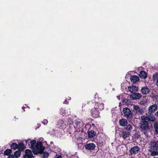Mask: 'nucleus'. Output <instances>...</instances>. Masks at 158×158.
I'll list each match as a JSON object with an SVG mask.
<instances>
[{
    "instance_id": "f257e3e1",
    "label": "nucleus",
    "mask_w": 158,
    "mask_h": 158,
    "mask_svg": "<svg viewBox=\"0 0 158 158\" xmlns=\"http://www.w3.org/2000/svg\"><path fill=\"white\" fill-rule=\"evenodd\" d=\"M83 123L80 119H77L74 121V124H71L70 126V132L71 133L74 132L73 134L75 137L77 139H79V136H77L76 135L77 132H82L83 131Z\"/></svg>"
},
{
    "instance_id": "f03ea898",
    "label": "nucleus",
    "mask_w": 158,
    "mask_h": 158,
    "mask_svg": "<svg viewBox=\"0 0 158 158\" xmlns=\"http://www.w3.org/2000/svg\"><path fill=\"white\" fill-rule=\"evenodd\" d=\"M36 141L35 140H32L29 144L30 148L32 149L33 152L34 154L42 153L45 149V147L43 146L42 143L41 142H38L35 147Z\"/></svg>"
},
{
    "instance_id": "7ed1b4c3",
    "label": "nucleus",
    "mask_w": 158,
    "mask_h": 158,
    "mask_svg": "<svg viewBox=\"0 0 158 158\" xmlns=\"http://www.w3.org/2000/svg\"><path fill=\"white\" fill-rule=\"evenodd\" d=\"M149 151L151 152L152 156L157 155L158 149V142L157 141H151L150 142L149 146Z\"/></svg>"
},
{
    "instance_id": "20e7f679",
    "label": "nucleus",
    "mask_w": 158,
    "mask_h": 158,
    "mask_svg": "<svg viewBox=\"0 0 158 158\" xmlns=\"http://www.w3.org/2000/svg\"><path fill=\"white\" fill-rule=\"evenodd\" d=\"M123 112L127 118H131L132 117V114L130 109L128 108H124Z\"/></svg>"
},
{
    "instance_id": "39448f33",
    "label": "nucleus",
    "mask_w": 158,
    "mask_h": 158,
    "mask_svg": "<svg viewBox=\"0 0 158 158\" xmlns=\"http://www.w3.org/2000/svg\"><path fill=\"white\" fill-rule=\"evenodd\" d=\"M134 112L138 114H141L143 113V110L137 105H134L133 106Z\"/></svg>"
},
{
    "instance_id": "423d86ee",
    "label": "nucleus",
    "mask_w": 158,
    "mask_h": 158,
    "mask_svg": "<svg viewBox=\"0 0 158 158\" xmlns=\"http://www.w3.org/2000/svg\"><path fill=\"white\" fill-rule=\"evenodd\" d=\"M57 126L59 127L64 129L67 126V122L64 120H60L58 122Z\"/></svg>"
},
{
    "instance_id": "0eeeda50",
    "label": "nucleus",
    "mask_w": 158,
    "mask_h": 158,
    "mask_svg": "<svg viewBox=\"0 0 158 158\" xmlns=\"http://www.w3.org/2000/svg\"><path fill=\"white\" fill-rule=\"evenodd\" d=\"M130 77V80L132 82L135 83L139 80V77L136 75L131 76L130 73L128 72L127 74L126 77Z\"/></svg>"
},
{
    "instance_id": "6e6552de",
    "label": "nucleus",
    "mask_w": 158,
    "mask_h": 158,
    "mask_svg": "<svg viewBox=\"0 0 158 158\" xmlns=\"http://www.w3.org/2000/svg\"><path fill=\"white\" fill-rule=\"evenodd\" d=\"M99 110L95 107L92 108L91 110L92 117L94 118L98 117L99 114Z\"/></svg>"
},
{
    "instance_id": "1a4fd4ad",
    "label": "nucleus",
    "mask_w": 158,
    "mask_h": 158,
    "mask_svg": "<svg viewBox=\"0 0 158 158\" xmlns=\"http://www.w3.org/2000/svg\"><path fill=\"white\" fill-rule=\"evenodd\" d=\"M94 107L99 110H102L104 109V104L101 102H95Z\"/></svg>"
},
{
    "instance_id": "9d476101",
    "label": "nucleus",
    "mask_w": 158,
    "mask_h": 158,
    "mask_svg": "<svg viewBox=\"0 0 158 158\" xmlns=\"http://www.w3.org/2000/svg\"><path fill=\"white\" fill-rule=\"evenodd\" d=\"M157 106L156 104H153L150 106L148 109V113L151 114L154 113L157 109Z\"/></svg>"
},
{
    "instance_id": "9b49d317",
    "label": "nucleus",
    "mask_w": 158,
    "mask_h": 158,
    "mask_svg": "<svg viewBox=\"0 0 158 158\" xmlns=\"http://www.w3.org/2000/svg\"><path fill=\"white\" fill-rule=\"evenodd\" d=\"M139 151V148L138 146H134L131 148L130 152L131 154H136Z\"/></svg>"
},
{
    "instance_id": "f8f14e48",
    "label": "nucleus",
    "mask_w": 158,
    "mask_h": 158,
    "mask_svg": "<svg viewBox=\"0 0 158 158\" xmlns=\"http://www.w3.org/2000/svg\"><path fill=\"white\" fill-rule=\"evenodd\" d=\"M25 155L24 158H32L33 157V154L31 151L29 149H27L25 151Z\"/></svg>"
},
{
    "instance_id": "ddd939ff",
    "label": "nucleus",
    "mask_w": 158,
    "mask_h": 158,
    "mask_svg": "<svg viewBox=\"0 0 158 158\" xmlns=\"http://www.w3.org/2000/svg\"><path fill=\"white\" fill-rule=\"evenodd\" d=\"M140 127L141 128L144 130L148 129V128L149 125H148V122L147 121H142L141 122Z\"/></svg>"
},
{
    "instance_id": "4468645a",
    "label": "nucleus",
    "mask_w": 158,
    "mask_h": 158,
    "mask_svg": "<svg viewBox=\"0 0 158 158\" xmlns=\"http://www.w3.org/2000/svg\"><path fill=\"white\" fill-rule=\"evenodd\" d=\"M128 89L131 92L133 93L137 91L138 87L135 85H131L128 87Z\"/></svg>"
},
{
    "instance_id": "2eb2a0df",
    "label": "nucleus",
    "mask_w": 158,
    "mask_h": 158,
    "mask_svg": "<svg viewBox=\"0 0 158 158\" xmlns=\"http://www.w3.org/2000/svg\"><path fill=\"white\" fill-rule=\"evenodd\" d=\"M95 147V144L93 143L87 144L85 146V148L88 150H93Z\"/></svg>"
},
{
    "instance_id": "dca6fc26",
    "label": "nucleus",
    "mask_w": 158,
    "mask_h": 158,
    "mask_svg": "<svg viewBox=\"0 0 158 158\" xmlns=\"http://www.w3.org/2000/svg\"><path fill=\"white\" fill-rule=\"evenodd\" d=\"M119 123L121 126L124 127L127 124V121L126 119L122 118L119 120Z\"/></svg>"
},
{
    "instance_id": "f3484780",
    "label": "nucleus",
    "mask_w": 158,
    "mask_h": 158,
    "mask_svg": "<svg viewBox=\"0 0 158 158\" xmlns=\"http://www.w3.org/2000/svg\"><path fill=\"white\" fill-rule=\"evenodd\" d=\"M150 90L146 87H144L141 89L142 93L144 94H146L149 92Z\"/></svg>"
},
{
    "instance_id": "a211bd4d",
    "label": "nucleus",
    "mask_w": 158,
    "mask_h": 158,
    "mask_svg": "<svg viewBox=\"0 0 158 158\" xmlns=\"http://www.w3.org/2000/svg\"><path fill=\"white\" fill-rule=\"evenodd\" d=\"M134 99H137L140 98L142 96L141 94L139 93H134L132 96Z\"/></svg>"
},
{
    "instance_id": "6ab92c4d",
    "label": "nucleus",
    "mask_w": 158,
    "mask_h": 158,
    "mask_svg": "<svg viewBox=\"0 0 158 158\" xmlns=\"http://www.w3.org/2000/svg\"><path fill=\"white\" fill-rule=\"evenodd\" d=\"M96 134L95 132L93 130H91L88 132V137L89 138H92L94 137L95 136Z\"/></svg>"
},
{
    "instance_id": "aec40b11",
    "label": "nucleus",
    "mask_w": 158,
    "mask_h": 158,
    "mask_svg": "<svg viewBox=\"0 0 158 158\" xmlns=\"http://www.w3.org/2000/svg\"><path fill=\"white\" fill-rule=\"evenodd\" d=\"M139 76L141 78L145 79L147 77V75L146 72L144 71H142L140 72Z\"/></svg>"
},
{
    "instance_id": "412c9836",
    "label": "nucleus",
    "mask_w": 158,
    "mask_h": 158,
    "mask_svg": "<svg viewBox=\"0 0 158 158\" xmlns=\"http://www.w3.org/2000/svg\"><path fill=\"white\" fill-rule=\"evenodd\" d=\"M67 123L68 124L69 123V126L68 127V129H69V133L70 134H71V133L70 132V125H71V124H73V121L70 118H68L67 119Z\"/></svg>"
},
{
    "instance_id": "4be33fe9",
    "label": "nucleus",
    "mask_w": 158,
    "mask_h": 158,
    "mask_svg": "<svg viewBox=\"0 0 158 158\" xmlns=\"http://www.w3.org/2000/svg\"><path fill=\"white\" fill-rule=\"evenodd\" d=\"M129 135V133L126 131L123 132L121 134V136L124 139L127 138Z\"/></svg>"
},
{
    "instance_id": "5701e85b",
    "label": "nucleus",
    "mask_w": 158,
    "mask_h": 158,
    "mask_svg": "<svg viewBox=\"0 0 158 158\" xmlns=\"http://www.w3.org/2000/svg\"><path fill=\"white\" fill-rule=\"evenodd\" d=\"M21 155V152L19 150L15 151L14 153V156L16 158L19 157Z\"/></svg>"
},
{
    "instance_id": "b1692460",
    "label": "nucleus",
    "mask_w": 158,
    "mask_h": 158,
    "mask_svg": "<svg viewBox=\"0 0 158 158\" xmlns=\"http://www.w3.org/2000/svg\"><path fill=\"white\" fill-rule=\"evenodd\" d=\"M132 123H131L128 124L126 128V129L127 131H131L132 129Z\"/></svg>"
},
{
    "instance_id": "393cba45",
    "label": "nucleus",
    "mask_w": 158,
    "mask_h": 158,
    "mask_svg": "<svg viewBox=\"0 0 158 158\" xmlns=\"http://www.w3.org/2000/svg\"><path fill=\"white\" fill-rule=\"evenodd\" d=\"M150 114L148 116V117L149 118H148V121H153L155 119V116L151 114Z\"/></svg>"
},
{
    "instance_id": "a878e982",
    "label": "nucleus",
    "mask_w": 158,
    "mask_h": 158,
    "mask_svg": "<svg viewBox=\"0 0 158 158\" xmlns=\"http://www.w3.org/2000/svg\"><path fill=\"white\" fill-rule=\"evenodd\" d=\"M18 144L16 143H13L11 146V148L15 150L18 147Z\"/></svg>"
},
{
    "instance_id": "bb28decb",
    "label": "nucleus",
    "mask_w": 158,
    "mask_h": 158,
    "mask_svg": "<svg viewBox=\"0 0 158 158\" xmlns=\"http://www.w3.org/2000/svg\"><path fill=\"white\" fill-rule=\"evenodd\" d=\"M148 118H149L148 117V116H143L141 117V119L142 120V121H148Z\"/></svg>"
},
{
    "instance_id": "cd10ccee",
    "label": "nucleus",
    "mask_w": 158,
    "mask_h": 158,
    "mask_svg": "<svg viewBox=\"0 0 158 158\" xmlns=\"http://www.w3.org/2000/svg\"><path fill=\"white\" fill-rule=\"evenodd\" d=\"M11 152L10 150L9 149H6L4 152L5 155H8Z\"/></svg>"
},
{
    "instance_id": "c85d7f7f",
    "label": "nucleus",
    "mask_w": 158,
    "mask_h": 158,
    "mask_svg": "<svg viewBox=\"0 0 158 158\" xmlns=\"http://www.w3.org/2000/svg\"><path fill=\"white\" fill-rule=\"evenodd\" d=\"M154 128L156 133H158V124L155 125Z\"/></svg>"
},
{
    "instance_id": "c756f323",
    "label": "nucleus",
    "mask_w": 158,
    "mask_h": 158,
    "mask_svg": "<svg viewBox=\"0 0 158 158\" xmlns=\"http://www.w3.org/2000/svg\"><path fill=\"white\" fill-rule=\"evenodd\" d=\"M123 101L126 103L128 104L130 102V100L129 99H125L123 100Z\"/></svg>"
},
{
    "instance_id": "7c9ffc66",
    "label": "nucleus",
    "mask_w": 158,
    "mask_h": 158,
    "mask_svg": "<svg viewBox=\"0 0 158 158\" xmlns=\"http://www.w3.org/2000/svg\"><path fill=\"white\" fill-rule=\"evenodd\" d=\"M19 147L21 148L22 149L25 148L24 145L23 143H21L19 144Z\"/></svg>"
},
{
    "instance_id": "2f4dec72",
    "label": "nucleus",
    "mask_w": 158,
    "mask_h": 158,
    "mask_svg": "<svg viewBox=\"0 0 158 158\" xmlns=\"http://www.w3.org/2000/svg\"><path fill=\"white\" fill-rule=\"evenodd\" d=\"M70 114V112H64V113H62V115H68Z\"/></svg>"
},
{
    "instance_id": "473e14b6",
    "label": "nucleus",
    "mask_w": 158,
    "mask_h": 158,
    "mask_svg": "<svg viewBox=\"0 0 158 158\" xmlns=\"http://www.w3.org/2000/svg\"><path fill=\"white\" fill-rule=\"evenodd\" d=\"M42 123H43L44 125H45L48 123V121L47 119H44L43 121L42 122Z\"/></svg>"
},
{
    "instance_id": "72a5a7b5",
    "label": "nucleus",
    "mask_w": 158,
    "mask_h": 158,
    "mask_svg": "<svg viewBox=\"0 0 158 158\" xmlns=\"http://www.w3.org/2000/svg\"><path fill=\"white\" fill-rule=\"evenodd\" d=\"M30 139H28L27 140H24V141L25 142V144L27 145V144L28 142L29 141Z\"/></svg>"
},
{
    "instance_id": "f704fd0d",
    "label": "nucleus",
    "mask_w": 158,
    "mask_h": 158,
    "mask_svg": "<svg viewBox=\"0 0 158 158\" xmlns=\"http://www.w3.org/2000/svg\"><path fill=\"white\" fill-rule=\"evenodd\" d=\"M68 102L67 101V100L66 99L65 101L63 103L64 104H67L68 103Z\"/></svg>"
},
{
    "instance_id": "c9c22d12",
    "label": "nucleus",
    "mask_w": 158,
    "mask_h": 158,
    "mask_svg": "<svg viewBox=\"0 0 158 158\" xmlns=\"http://www.w3.org/2000/svg\"><path fill=\"white\" fill-rule=\"evenodd\" d=\"M14 156L12 155H9L8 158H14Z\"/></svg>"
},
{
    "instance_id": "e433bc0d",
    "label": "nucleus",
    "mask_w": 158,
    "mask_h": 158,
    "mask_svg": "<svg viewBox=\"0 0 158 158\" xmlns=\"http://www.w3.org/2000/svg\"><path fill=\"white\" fill-rule=\"evenodd\" d=\"M121 96V95H119V96H117V98L118 100H120V98Z\"/></svg>"
},
{
    "instance_id": "4c0bfd02",
    "label": "nucleus",
    "mask_w": 158,
    "mask_h": 158,
    "mask_svg": "<svg viewBox=\"0 0 158 158\" xmlns=\"http://www.w3.org/2000/svg\"><path fill=\"white\" fill-rule=\"evenodd\" d=\"M156 85L158 86V77L157 78L156 80Z\"/></svg>"
},
{
    "instance_id": "58836bf2",
    "label": "nucleus",
    "mask_w": 158,
    "mask_h": 158,
    "mask_svg": "<svg viewBox=\"0 0 158 158\" xmlns=\"http://www.w3.org/2000/svg\"><path fill=\"white\" fill-rule=\"evenodd\" d=\"M56 158H62V156L61 155H59Z\"/></svg>"
},
{
    "instance_id": "ea45409f",
    "label": "nucleus",
    "mask_w": 158,
    "mask_h": 158,
    "mask_svg": "<svg viewBox=\"0 0 158 158\" xmlns=\"http://www.w3.org/2000/svg\"><path fill=\"white\" fill-rule=\"evenodd\" d=\"M157 74H156V75H154V76H153V78H154V79H155V77H157Z\"/></svg>"
},
{
    "instance_id": "a19ab883",
    "label": "nucleus",
    "mask_w": 158,
    "mask_h": 158,
    "mask_svg": "<svg viewBox=\"0 0 158 158\" xmlns=\"http://www.w3.org/2000/svg\"><path fill=\"white\" fill-rule=\"evenodd\" d=\"M44 155H46V156H48V153H45Z\"/></svg>"
},
{
    "instance_id": "79ce46f5",
    "label": "nucleus",
    "mask_w": 158,
    "mask_h": 158,
    "mask_svg": "<svg viewBox=\"0 0 158 158\" xmlns=\"http://www.w3.org/2000/svg\"><path fill=\"white\" fill-rule=\"evenodd\" d=\"M53 142L52 141H51V142H50V143H51V144H53Z\"/></svg>"
},
{
    "instance_id": "37998d69",
    "label": "nucleus",
    "mask_w": 158,
    "mask_h": 158,
    "mask_svg": "<svg viewBox=\"0 0 158 158\" xmlns=\"http://www.w3.org/2000/svg\"><path fill=\"white\" fill-rule=\"evenodd\" d=\"M70 99H71V98H70V97H69V98H68V100H70Z\"/></svg>"
},
{
    "instance_id": "c03bdc74",
    "label": "nucleus",
    "mask_w": 158,
    "mask_h": 158,
    "mask_svg": "<svg viewBox=\"0 0 158 158\" xmlns=\"http://www.w3.org/2000/svg\"><path fill=\"white\" fill-rule=\"evenodd\" d=\"M156 114L157 116H158V111L156 113Z\"/></svg>"
},
{
    "instance_id": "a18cd8bd",
    "label": "nucleus",
    "mask_w": 158,
    "mask_h": 158,
    "mask_svg": "<svg viewBox=\"0 0 158 158\" xmlns=\"http://www.w3.org/2000/svg\"><path fill=\"white\" fill-rule=\"evenodd\" d=\"M38 127H40V124H38Z\"/></svg>"
},
{
    "instance_id": "49530a36",
    "label": "nucleus",
    "mask_w": 158,
    "mask_h": 158,
    "mask_svg": "<svg viewBox=\"0 0 158 158\" xmlns=\"http://www.w3.org/2000/svg\"><path fill=\"white\" fill-rule=\"evenodd\" d=\"M24 107H24V106L23 107H22V109H24Z\"/></svg>"
},
{
    "instance_id": "de8ad7c7",
    "label": "nucleus",
    "mask_w": 158,
    "mask_h": 158,
    "mask_svg": "<svg viewBox=\"0 0 158 158\" xmlns=\"http://www.w3.org/2000/svg\"><path fill=\"white\" fill-rule=\"evenodd\" d=\"M62 110L63 111V109H62Z\"/></svg>"
},
{
    "instance_id": "09e8293b",
    "label": "nucleus",
    "mask_w": 158,
    "mask_h": 158,
    "mask_svg": "<svg viewBox=\"0 0 158 158\" xmlns=\"http://www.w3.org/2000/svg\"><path fill=\"white\" fill-rule=\"evenodd\" d=\"M122 157H120V158H122Z\"/></svg>"
}]
</instances>
